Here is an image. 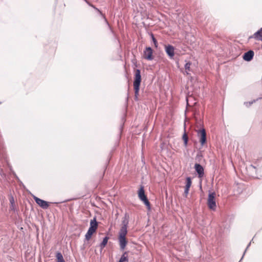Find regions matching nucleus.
Wrapping results in <instances>:
<instances>
[{
	"instance_id": "f257e3e1",
	"label": "nucleus",
	"mask_w": 262,
	"mask_h": 262,
	"mask_svg": "<svg viewBox=\"0 0 262 262\" xmlns=\"http://www.w3.org/2000/svg\"><path fill=\"white\" fill-rule=\"evenodd\" d=\"M141 81L140 71L138 69L136 70L135 80L134 81V88L135 90V99L138 100V96L140 89V85Z\"/></svg>"
},
{
	"instance_id": "f03ea898",
	"label": "nucleus",
	"mask_w": 262,
	"mask_h": 262,
	"mask_svg": "<svg viewBox=\"0 0 262 262\" xmlns=\"http://www.w3.org/2000/svg\"><path fill=\"white\" fill-rule=\"evenodd\" d=\"M138 196L141 201L143 202L148 210L150 209V203L145 194L143 187L141 186L138 191Z\"/></svg>"
},
{
	"instance_id": "7ed1b4c3",
	"label": "nucleus",
	"mask_w": 262,
	"mask_h": 262,
	"mask_svg": "<svg viewBox=\"0 0 262 262\" xmlns=\"http://www.w3.org/2000/svg\"><path fill=\"white\" fill-rule=\"evenodd\" d=\"M127 232L119 231L118 241L119 245L121 250H124L127 245V241L126 238V235Z\"/></svg>"
},
{
	"instance_id": "20e7f679",
	"label": "nucleus",
	"mask_w": 262,
	"mask_h": 262,
	"mask_svg": "<svg viewBox=\"0 0 262 262\" xmlns=\"http://www.w3.org/2000/svg\"><path fill=\"white\" fill-rule=\"evenodd\" d=\"M215 193L214 192H210L208 195L207 205L209 209L212 210H215L216 207L215 200Z\"/></svg>"
},
{
	"instance_id": "39448f33",
	"label": "nucleus",
	"mask_w": 262,
	"mask_h": 262,
	"mask_svg": "<svg viewBox=\"0 0 262 262\" xmlns=\"http://www.w3.org/2000/svg\"><path fill=\"white\" fill-rule=\"evenodd\" d=\"M33 199L35 200V202L41 208L43 209H47L49 207L48 202L42 200L39 198H38L36 196H33Z\"/></svg>"
},
{
	"instance_id": "423d86ee",
	"label": "nucleus",
	"mask_w": 262,
	"mask_h": 262,
	"mask_svg": "<svg viewBox=\"0 0 262 262\" xmlns=\"http://www.w3.org/2000/svg\"><path fill=\"white\" fill-rule=\"evenodd\" d=\"M143 56L145 59L151 60L153 59L152 50L150 47H147L144 51Z\"/></svg>"
},
{
	"instance_id": "0eeeda50",
	"label": "nucleus",
	"mask_w": 262,
	"mask_h": 262,
	"mask_svg": "<svg viewBox=\"0 0 262 262\" xmlns=\"http://www.w3.org/2000/svg\"><path fill=\"white\" fill-rule=\"evenodd\" d=\"M98 227V223L96 221V219L94 217L90 221V227L89 228L88 231L94 233L96 232Z\"/></svg>"
},
{
	"instance_id": "6e6552de",
	"label": "nucleus",
	"mask_w": 262,
	"mask_h": 262,
	"mask_svg": "<svg viewBox=\"0 0 262 262\" xmlns=\"http://www.w3.org/2000/svg\"><path fill=\"white\" fill-rule=\"evenodd\" d=\"M198 134L200 136V142L202 145H203L206 141V132L204 129L198 131Z\"/></svg>"
},
{
	"instance_id": "1a4fd4ad",
	"label": "nucleus",
	"mask_w": 262,
	"mask_h": 262,
	"mask_svg": "<svg viewBox=\"0 0 262 262\" xmlns=\"http://www.w3.org/2000/svg\"><path fill=\"white\" fill-rule=\"evenodd\" d=\"M174 47L171 45L165 46V52L170 58H172L174 55Z\"/></svg>"
},
{
	"instance_id": "9d476101",
	"label": "nucleus",
	"mask_w": 262,
	"mask_h": 262,
	"mask_svg": "<svg viewBox=\"0 0 262 262\" xmlns=\"http://www.w3.org/2000/svg\"><path fill=\"white\" fill-rule=\"evenodd\" d=\"M128 215L126 214L124 219L122 221V226L119 231L127 232V225L128 224Z\"/></svg>"
},
{
	"instance_id": "9b49d317",
	"label": "nucleus",
	"mask_w": 262,
	"mask_h": 262,
	"mask_svg": "<svg viewBox=\"0 0 262 262\" xmlns=\"http://www.w3.org/2000/svg\"><path fill=\"white\" fill-rule=\"evenodd\" d=\"M254 54V52L253 51H249L244 54L243 59L245 61H250L252 59Z\"/></svg>"
},
{
	"instance_id": "f8f14e48",
	"label": "nucleus",
	"mask_w": 262,
	"mask_h": 262,
	"mask_svg": "<svg viewBox=\"0 0 262 262\" xmlns=\"http://www.w3.org/2000/svg\"><path fill=\"white\" fill-rule=\"evenodd\" d=\"M194 168L198 174H199V177L201 178L204 175V168L200 164H195Z\"/></svg>"
},
{
	"instance_id": "ddd939ff",
	"label": "nucleus",
	"mask_w": 262,
	"mask_h": 262,
	"mask_svg": "<svg viewBox=\"0 0 262 262\" xmlns=\"http://www.w3.org/2000/svg\"><path fill=\"white\" fill-rule=\"evenodd\" d=\"M252 37L258 40H262V28L256 32H255L253 34V36H251L250 38Z\"/></svg>"
},
{
	"instance_id": "4468645a",
	"label": "nucleus",
	"mask_w": 262,
	"mask_h": 262,
	"mask_svg": "<svg viewBox=\"0 0 262 262\" xmlns=\"http://www.w3.org/2000/svg\"><path fill=\"white\" fill-rule=\"evenodd\" d=\"M56 257L57 259L56 262H65L63 256L61 253L58 252L56 254Z\"/></svg>"
},
{
	"instance_id": "2eb2a0df",
	"label": "nucleus",
	"mask_w": 262,
	"mask_h": 262,
	"mask_svg": "<svg viewBox=\"0 0 262 262\" xmlns=\"http://www.w3.org/2000/svg\"><path fill=\"white\" fill-rule=\"evenodd\" d=\"M128 257L126 252L124 253L121 256L119 262H128Z\"/></svg>"
},
{
	"instance_id": "dca6fc26",
	"label": "nucleus",
	"mask_w": 262,
	"mask_h": 262,
	"mask_svg": "<svg viewBox=\"0 0 262 262\" xmlns=\"http://www.w3.org/2000/svg\"><path fill=\"white\" fill-rule=\"evenodd\" d=\"M108 237L107 236H105L103 239V241L102 242V243L100 244V248L101 249H102L103 248H104V247L106 246V245L107 244V242H108Z\"/></svg>"
},
{
	"instance_id": "f3484780",
	"label": "nucleus",
	"mask_w": 262,
	"mask_h": 262,
	"mask_svg": "<svg viewBox=\"0 0 262 262\" xmlns=\"http://www.w3.org/2000/svg\"><path fill=\"white\" fill-rule=\"evenodd\" d=\"M190 66H191L190 62H187L185 65V72L187 75H188L189 72H190L191 71Z\"/></svg>"
},
{
	"instance_id": "a211bd4d",
	"label": "nucleus",
	"mask_w": 262,
	"mask_h": 262,
	"mask_svg": "<svg viewBox=\"0 0 262 262\" xmlns=\"http://www.w3.org/2000/svg\"><path fill=\"white\" fill-rule=\"evenodd\" d=\"M191 179L190 177H187L186 178V183L185 185V188H190L191 185Z\"/></svg>"
},
{
	"instance_id": "6ab92c4d",
	"label": "nucleus",
	"mask_w": 262,
	"mask_h": 262,
	"mask_svg": "<svg viewBox=\"0 0 262 262\" xmlns=\"http://www.w3.org/2000/svg\"><path fill=\"white\" fill-rule=\"evenodd\" d=\"M93 234V233H92V232L88 231V232H86V233L85 235V239L87 241H89L91 238Z\"/></svg>"
},
{
	"instance_id": "aec40b11",
	"label": "nucleus",
	"mask_w": 262,
	"mask_h": 262,
	"mask_svg": "<svg viewBox=\"0 0 262 262\" xmlns=\"http://www.w3.org/2000/svg\"><path fill=\"white\" fill-rule=\"evenodd\" d=\"M183 139L184 141L185 145L186 146L188 142V137L187 135L185 133L183 136Z\"/></svg>"
},
{
	"instance_id": "412c9836",
	"label": "nucleus",
	"mask_w": 262,
	"mask_h": 262,
	"mask_svg": "<svg viewBox=\"0 0 262 262\" xmlns=\"http://www.w3.org/2000/svg\"><path fill=\"white\" fill-rule=\"evenodd\" d=\"M151 37H152V41H153V42L155 45V46L157 48V41L156 40V39H155V38L154 37V35L152 34H151Z\"/></svg>"
},
{
	"instance_id": "4be33fe9",
	"label": "nucleus",
	"mask_w": 262,
	"mask_h": 262,
	"mask_svg": "<svg viewBox=\"0 0 262 262\" xmlns=\"http://www.w3.org/2000/svg\"><path fill=\"white\" fill-rule=\"evenodd\" d=\"M255 101V100H253V101H250V102H245L244 104L246 106L248 107V106H250L252 104H253V103Z\"/></svg>"
},
{
	"instance_id": "5701e85b",
	"label": "nucleus",
	"mask_w": 262,
	"mask_h": 262,
	"mask_svg": "<svg viewBox=\"0 0 262 262\" xmlns=\"http://www.w3.org/2000/svg\"><path fill=\"white\" fill-rule=\"evenodd\" d=\"M189 190V188H185L184 194L186 196H187V195H188Z\"/></svg>"
},
{
	"instance_id": "b1692460",
	"label": "nucleus",
	"mask_w": 262,
	"mask_h": 262,
	"mask_svg": "<svg viewBox=\"0 0 262 262\" xmlns=\"http://www.w3.org/2000/svg\"><path fill=\"white\" fill-rule=\"evenodd\" d=\"M14 201V200L13 198H12L11 200H10V202L11 203V204L13 203V202Z\"/></svg>"
},
{
	"instance_id": "393cba45",
	"label": "nucleus",
	"mask_w": 262,
	"mask_h": 262,
	"mask_svg": "<svg viewBox=\"0 0 262 262\" xmlns=\"http://www.w3.org/2000/svg\"><path fill=\"white\" fill-rule=\"evenodd\" d=\"M188 100H189V98H187V104H188Z\"/></svg>"
},
{
	"instance_id": "a878e982",
	"label": "nucleus",
	"mask_w": 262,
	"mask_h": 262,
	"mask_svg": "<svg viewBox=\"0 0 262 262\" xmlns=\"http://www.w3.org/2000/svg\"><path fill=\"white\" fill-rule=\"evenodd\" d=\"M104 19H105V21L107 23V20H106V18H105V17H104Z\"/></svg>"
},
{
	"instance_id": "bb28decb",
	"label": "nucleus",
	"mask_w": 262,
	"mask_h": 262,
	"mask_svg": "<svg viewBox=\"0 0 262 262\" xmlns=\"http://www.w3.org/2000/svg\"><path fill=\"white\" fill-rule=\"evenodd\" d=\"M96 10L101 13V12L99 11V10H98L97 9H96Z\"/></svg>"
},
{
	"instance_id": "cd10ccee",
	"label": "nucleus",
	"mask_w": 262,
	"mask_h": 262,
	"mask_svg": "<svg viewBox=\"0 0 262 262\" xmlns=\"http://www.w3.org/2000/svg\"><path fill=\"white\" fill-rule=\"evenodd\" d=\"M86 2H87V3H88V4H89V1H86Z\"/></svg>"
},
{
	"instance_id": "c85d7f7f",
	"label": "nucleus",
	"mask_w": 262,
	"mask_h": 262,
	"mask_svg": "<svg viewBox=\"0 0 262 262\" xmlns=\"http://www.w3.org/2000/svg\"><path fill=\"white\" fill-rule=\"evenodd\" d=\"M250 244H248V246H247V248H248V247L250 246Z\"/></svg>"
}]
</instances>
